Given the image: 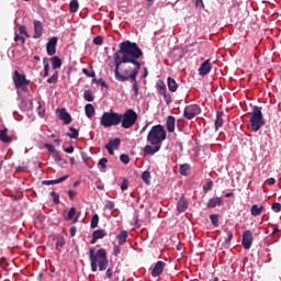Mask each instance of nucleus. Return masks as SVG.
I'll return each mask as SVG.
<instances>
[{
    "label": "nucleus",
    "mask_w": 281,
    "mask_h": 281,
    "mask_svg": "<svg viewBox=\"0 0 281 281\" xmlns=\"http://www.w3.org/2000/svg\"><path fill=\"white\" fill-rule=\"evenodd\" d=\"M120 50L114 53V71H120V66L131 63L134 67L133 71L135 76L137 71L142 69V63H139V58L144 56V52L137 45V43H133L131 41H125L119 44Z\"/></svg>",
    "instance_id": "f257e3e1"
},
{
    "label": "nucleus",
    "mask_w": 281,
    "mask_h": 281,
    "mask_svg": "<svg viewBox=\"0 0 281 281\" xmlns=\"http://www.w3.org/2000/svg\"><path fill=\"white\" fill-rule=\"evenodd\" d=\"M89 258H90V265H91V271L95 272L98 271H106L109 267V258H106V250L104 248H101L97 251L95 249L90 248L89 250Z\"/></svg>",
    "instance_id": "f03ea898"
},
{
    "label": "nucleus",
    "mask_w": 281,
    "mask_h": 281,
    "mask_svg": "<svg viewBox=\"0 0 281 281\" xmlns=\"http://www.w3.org/2000/svg\"><path fill=\"white\" fill-rule=\"evenodd\" d=\"M132 70L131 74L128 75V70H124L123 75L120 74V71L114 70V76H115V80H117L119 82H126L128 80H132V82H134L133 85V91H134V95H139V85L137 83V76L139 74V70Z\"/></svg>",
    "instance_id": "7ed1b4c3"
},
{
    "label": "nucleus",
    "mask_w": 281,
    "mask_h": 281,
    "mask_svg": "<svg viewBox=\"0 0 281 281\" xmlns=\"http://www.w3.org/2000/svg\"><path fill=\"white\" fill-rule=\"evenodd\" d=\"M250 128L254 133H258L262 126H265V116H262V109L258 105L252 108L250 113Z\"/></svg>",
    "instance_id": "20e7f679"
},
{
    "label": "nucleus",
    "mask_w": 281,
    "mask_h": 281,
    "mask_svg": "<svg viewBox=\"0 0 281 281\" xmlns=\"http://www.w3.org/2000/svg\"><path fill=\"white\" fill-rule=\"evenodd\" d=\"M166 137L167 135L164 126L154 125L147 135V142H149V144H158L161 146Z\"/></svg>",
    "instance_id": "39448f33"
},
{
    "label": "nucleus",
    "mask_w": 281,
    "mask_h": 281,
    "mask_svg": "<svg viewBox=\"0 0 281 281\" xmlns=\"http://www.w3.org/2000/svg\"><path fill=\"white\" fill-rule=\"evenodd\" d=\"M122 119L120 113L111 110L110 112H104L101 116L100 124L104 128H111V126H120Z\"/></svg>",
    "instance_id": "423d86ee"
},
{
    "label": "nucleus",
    "mask_w": 281,
    "mask_h": 281,
    "mask_svg": "<svg viewBox=\"0 0 281 281\" xmlns=\"http://www.w3.org/2000/svg\"><path fill=\"white\" fill-rule=\"evenodd\" d=\"M120 117L122 128H132V126H135L137 123L139 116L135 110L128 109L125 111V113L120 114Z\"/></svg>",
    "instance_id": "0eeeda50"
},
{
    "label": "nucleus",
    "mask_w": 281,
    "mask_h": 281,
    "mask_svg": "<svg viewBox=\"0 0 281 281\" xmlns=\"http://www.w3.org/2000/svg\"><path fill=\"white\" fill-rule=\"evenodd\" d=\"M13 82L16 89H23V87H27V85H30V80H27L25 76L21 75L18 70L13 72Z\"/></svg>",
    "instance_id": "6e6552de"
},
{
    "label": "nucleus",
    "mask_w": 281,
    "mask_h": 281,
    "mask_svg": "<svg viewBox=\"0 0 281 281\" xmlns=\"http://www.w3.org/2000/svg\"><path fill=\"white\" fill-rule=\"evenodd\" d=\"M199 113H201V108L196 104H192L184 108L183 115L187 120H194Z\"/></svg>",
    "instance_id": "1a4fd4ad"
},
{
    "label": "nucleus",
    "mask_w": 281,
    "mask_h": 281,
    "mask_svg": "<svg viewBox=\"0 0 281 281\" xmlns=\"http://www.w3.org/2000/svg\"><path fill=\"white\" fill-rule=\"evenodd\" d=\"M241 245L244 249H251V245H254V234L251 231L244 232Z\"/></svg>",
    "instance_id": "9d476101"
},
{
    "label": "nucleus",
    "mask_w": 281,
    "mask_h": 281,
    "mask_svg": "<svg viewBox=\"0 0 281 281\" xmlns=\"http://www.w3.org/2000/svg\"><path fill=\"white\" fill-rule=\"evenodd\" d=\"M56 45H58V37H52L46 44L48 56H54V54H56Z\"/></svg>",
    "instance_id": "9b49d317"
},
{
    "label": "nucleus",
    "mask_w": 281,
    "mask_h": 281,
    "mask_svg": "<svg viewBox=\"0 0 281 281\" xmlns=\"http://www.w3.org/2000/svg\"><path fill=\"white\" fill-rule=\"evenodd\" d=\"M164 269H166V262L157 261L154 269L151 270L153 278H159V276L164 273Z\"/></svg>",
    "instance_id": "f8f14e48"
},
{
    "label": "nucleus",
    "mask_w": 281,
    "mask_h": 281,
    "mask_svg": "<svg viewBox=\"0 0 281 281\" xmlns=\"http://www.w3.org/2000/svg\"><path fill=\"white\" fill-rule=\"evenodd\" d=\"M57 113L59 120H63L65 124H71V114L65 108L57 110Z\"/></svg>",
    "instance_id": "ddd939ff"
},
{
    "label": "nucleus",
    "mask_w": 281,
    "mask_h": 281,
    "mask_svg": "<svg viewBox=\"0 0 281 281\" xmlns=\"http://www.w3.org/2000/svg\"><path fill=\"white\" fill-rule=\"evenodd\" d=\"M159 150H161V145L158 144L146 145L144 147L145 155H155L156 153H159Z\"/></svg>",
    "instance_id": "4468645a"
},
{
    "label": "nucleus",
    "mask_w": 281,
    "mask_h": 281,
    "mask_svg": "<svg viewBox=\"0 0 281 281\" xmlns=\"http://www.w3.org/2000/svg\"><path fill=\"white\" fill-rule=\"evenodd\" d=\"M210 71H212V64L210 63V59H207L199 68V74L200 76H207Z\"/></svg>",
    "instance_id": "2eb2a0df"
},
{
    "label": "nucleus",
    "mask_w": 281,
    "mask_h": 281,
    "mask_svg": "<svg viewBox=\"0 0 281 281\" xmlns=\"http://www.w3.org/2000/svg\"><path fill=\"white\" fill-rule=\"evenodd\" d=\"M43 36V23L41 21H34V35L33 38H41Z\"/></svg>",
    "instance_id": "dca6fc26"
},
{
    "label": "nucleus",
    "mask_w": 281,
    "mask_h": 281,
    "mask_svg": "<svg viewBox=\"0 0 281 281\" xmlns=\"http://www.w3.org/2000/svg\"><path fill=\"white\" fill-rule=\"evenodd\" d=\"M186 210H188V201L184 196H181L177 203V212L178 214H182V212H186Z\"/></svg>",
    "instance_id": "f3484780"
},
{
    "label": "nucleus",
    "mask_w": 281,
    "mask_h": 281,
    "mask_svg": "<svg viewBox=\"0 0 281 281\" xmlns=\"http://www.w3.org/2000/svg\"><path fill=\"white\" fill-rule=\"evenodd\" d=\"M176 124H177V119H175V116H172V115H169L166 121V126H167L168 133H175Z\"/></svg>",
    "instance_id": "a211bd4d"
},
{
    "label": "nucleus",
    "mask_w": 281,
    "mask_h": 281,
    "mask_svg": "<svg viewBox=\"0 0 281 281\" xmlns=\"http://www.w3.org/2000/svg\"><path fill=\"white\" fill-rule=\"evenodd\" d=\"M67 179H69V176H64L55 180H44L42 183L43 186H56L58 183H63V181H67Z\"/></svg>",
    "instance_id": "6ab92c4d"
},
{
    "label": "nucleus",
    "mask_w": 281,
    "mask_h": 281,
    "mask_svg": "<svg viewBox=\"0 0 281 281\" xmlns=\"http://www.w3.org/2000/svg\"><path fill=\"white\" fill-rule=\"evenodd\" d=\"M127 238H128L127 231H121L120 234L116 236V239L119 240V245H126Z\"/></svg>",
    "instance_id": "aec40b11"
},
{
    "label": "nucleus",
    "mask_w": 281,
    "mask_h": 281,
    "mask_svg": "<svg viewBox=\"0 0 281 281\" xmlns=\"http://www.w3.org/2000/svg\"><path fill=\"white\" fill-rule=\"evenodd\" d=\"M0 139L4 144H10V142H12V137L8 135V128L4 127L2 131H0Z\"/></svg>",
    "instance_id": "412c9836"
},
{
    "label": "nucleus",
    "mask_w": 281,
    "mask_h": 281,
    "mask_svg": "<svg viewBox=\"0 0 281 281\" xmlns=\"http://www.w3.org/2000/svg\"><path fill=\"white\" fill-rule=\"evenodd\" d=\"M265 212V206H258V204H254L250 209V214L252 216H260Z\"/></svg>",
    "instance_id": "4be33fe9"
},
{
    "label": "nucleus",
    "mask_w": 281,
    "mask_h": 281,
    "mask_svg": "<svg viewBox=\"0 0 281 281\" xmlns=\"http://www.w3.org/2000/svg\"><path fill=\"white\" fill-rule=\"evenodd\" d=\"M223 203V200L218 196L212 198L209 200L206 207H216V205H221Z\"/></svg>",
    "instance_id": "5701e85b"
},
{
    "label": "nucleus",
    "mask_w": 281,
    "mask_h": 281,
    "mask_svg": "<svg viewBox=\"0 0 281 281\" xmlns=\"http://www.w3.org/2000/svg\"><path fill=\"white\" fill-rule=\"evenodd\" d=\"M85 112H86L87 117L91 119V117H93V115H95V108L93 106V104L88 103L85 106Z\"/></svg>",
    "instance_id": "b1692460"
},
{
    "label": "nucleus",
    "mask_w": 281,
    "mask_h": 281,
    "mask_svg": "<svg viewBox=\"0 0 281 281\" xmlns=\"http://www.w3.org/2000/svg\"><path fill=\"white\" fill-rule=\"evenodd\" d=\"M167 85H168L169 91H171L172 93H175V91H177V89H179L177 81L175 79H172L171 77H169L167 79Z\"/></svg>",
    "instance_id": "393cba45"
},
{
    "label": "nucleus",
    "mask_w": 281,
    "mask_h": 281,
    "mask_svg": "<svg viewBox=\"0 0 281 281\" xmlns=\"http://www.w3.org/2000/svg\"><path fill=\"white\" fill-rule=\"evenodd\" d=\"M53 69H60L63 67V60L58 56H54L52 59Z\"/></svg>",
    "instance_id": "a878e982"
},
{
    "label": "nucleus",
    "mask_w": 281,
    "mask_h": 281,
    "mask_svg": "<svg viewBox=\"0 0 281 281\" xmlns=\"http://www.w3.org/2000/svg\"><path fill=\"white\" fill-rule=\"evenodd\" d=\"M223 126V112H217L216 113V120H215V128L218 131Z\"/></svg>",
    "instance_id": "bb28decb"
},
{
    "label": "nucleus",
    "mask_w": 281,
    "mask_h": 281,
    "mask_svg": "<svg viewBox=\"0 0 281 281\" xmlns=\"http://www.w3.org/2000/svg\"><path fill=\"white\" fill-rule=\"evenodd\" d=\"M120 144H122V139L120 138H114V139H111L106 146H110V148H120Z\"/></svg>",
    "instance_id": "cd10ccee"
},
{
    "label": "nucleus",
    "mask_w": 281,
    "mask_h": 281,
    "mask_svg": "<svg viewBox=\"0 0 281 281\" xmlns=\"http://www.w3.org/2000/svg\"><path fill=\"white\" fill-rule=\"evenodd\" d=\"M232 238H234V233L227 232V238L222 244V247H225V249L229 248V243H232Z\"/></svg>",
    "instance_id": "c85d7f7f"
},
{
    "label": "nucleus",
    "mask_w": 281,
    "mask_h": 281,
    "mask_svg": "<svg viewBox=\"0 0 281 281\" xmlns=\"http://www.w3.org/2000/svg\"><path fill=\"white\" fill-rule=\"evenodd\" d=\"M92 235L95 236V238L98 240H100V239H102V238H104L106 236V231H104V229H97V231H94L92 233Z\"/></svg>",
    "instance_id": "c756f323"
},
{
    "label": "nucleus",
    "mask_w": 281,
    "mask_h": 281,
    "mask_svg": "<svg viewBox=\"0 0 281 281\" xmlns=\"http://www.w3.org/2000/svg\"><path fill=\"white\" fill-rule=\"evenodd\" d=\"M83 99L87 101V102H93L94 100V97H93V92L91 90H86L83 92Z\"/></svg>",
    "instance_id": "7c9ffc66"
},
{
    "label": "nucleus",
    "mask_w": 281,
    "mask_h": 281,
    "mask_svg": "<svg viewBox=\"0 0 281 281\" xmlns=\"http://www.w3.org/2000/svg\"><path fill=\"white\" fill-rule=\"evenodd\" d=\"M188 172H190V165L184 164L180 166V175H182V177H188Z\"/></svg>",
    "instance_id": "2f4dec72"
},
{
    "label": "nucleus",
    "mask_w": 281,
    "mask_h": 281,
    "mask_svg": "<svg viewBox=\"0 0 281 281\" xmlns=\"http://www.w3.org/2000/svg\"><path fill=\"white\" fill-rule=\"evenodd\" d=\"M142 180L144 183H146V186H150V171H144L142 173Z\"/></svg>",
    "instance_id": "473e14b6"
},
{
    "label": "nucleus",
    "mask_w": 281,
    "mask_h": 281,
    "mask_svg": "<svg viewBox=\"0 0 281 281\" xmlns=\"http://www.w3.org/2000/svg\"><path fill=\"white\" fill-rule=\"evenodd\" d=\"M99 223H100V216H98V214H94L92 216L91 224H90L91 229H95Z\"/></svg>",
    "instance_id": "72a5a7b5"
},
{
    "label": "nucleus",
    "mask_w": 281,
    "mask_h": 281,
    "mask_svg": "<svg viewBox=\"0 0 281 281\" xmlns=\"http://www.w3.org/2000/svg\"><path fill=\"white\" fill-rule=\"evenodd\" d=\"M78 8H80L78 0L70 1V12H72V13L78 12Z\"/></svg>",
    "instance_id": "f704fd0d"
},
{
    "label": "nucleus",
    "mask_w": 281,
    "mask_h": 281,
    "mask_svg": "<svg viewBox=\"0 0 281 281\" xmlns=\"http://www.w3.org/2000/svg\"><path fill=\"white\" fill-rule=\"evenodd\" d=\"M69 131L71 132V134L68 133L67 136L70 137V139H78V130L70 127Z\"/></svg>",
    "instance_id": "c9c22d12"
},
{
    "label": "nucleus",
    "mask_w": 281,
    "mask_h": 281,
    "mask_svg": "<svg viewBox=\"0 0 281 281\" xmlns=\"http://www.w3.org/2000/svg\"><path fill=\"white\" fill-rule=\"evenodd\" d=\"M50 196H52L53 202L55 203V205H58V203H60V194H58L55 191H52Z\"/></svg>",
    "instance_id": "e433bc0d"
},
{
    "label": "nucleus",
    "mask_w": 281,
    "mask_h": 281,
    "mask_svg": "<svg viewBox=\"0 0 281 281\" xmlns=\"http://www.w3.org/2000/svg\"><path fill=\"white\" fill-rule=\"evenodd\" d=\"M48 85H56L58 82V71L54 72V75L47 79Z\"/></svg>",
    "instance_id": "4c0bfd02"
},
{
    "label": "nucleus",
    "mask_w": 281,
    "mask_h": 281,
    "mask_svg": "<svg viewBox=\"0 0 281 281\" xmlns=\"http://www.w3.org/2000/svg\"><path fill=\"white\" fill-rule=\"evenodd\" d=\"M210 221L214 227H218V216L216 214H211Z\"/></svg>",
    "instance_id": "58836bf2"
},
{
    "label": "nucleus",
    "mask_w": 281,
    "mask_h": 281,
    "mask_svg": "<svg viewBox=\"0 0 281 281\" xmlns=\"http://www.w3.org/2000/svg\"><path fill=\"white\" fill-rule=\"evenodd\" d=\"M76 216V207H70L68 214L66 215V221H71Z\"/></svg>",
    "instance_id": "ea45409f"
},
{
    "label": "nucleus",
    "mask_w": 281,
    "mask_h": 281,
    "mask_svg": "<svg viewBox=\"0 0 281 281\" xmlns=\"http://www.w3.org/2000/svg\"><path fill=\"white\" fill-rule=\"evenodd\" d=\"M161 95H164L166 104H170V102H172V98L170 97V93H168L167 91L164 90V92H161Z\"/></svg>",
    "instance_id": "a19ab883"
},
{
    "label": "nucleus",
    "mask_w": 281,
    "mask_h": 281,
    "mask_svg": "<svg viewBox=\"0 0 281 281\" xmlns=\"http://www.w3.org/2000/svg\"><path fill=\"white\" fill-rule=\"evenodd\" d=\"M82 72H83L86 76H88V78H95V71H93V70H89V69H87V68H83V69H82Z\"/></svg>",
    "instance_id": "79ce46f5"
},
{
    "label": "nucleus",
    "mask_w": 281,
    "mask_h": 281,
    "mask_svg": "<svg viewBox=\"0 0 281 281\" xmlns=\"http://www.w3.org/2000/svg\"><path fill=\"white\" fill-rule=\"evenodd\" d=\"M120 159H121L122 164H130L131 162V157L126 154H122L120 156Z\"/></svg>",
    "instance_id": "37998d69"
},
{
    "label": "nucleus",
    "mask_w": 281,
    "mask_h": 281,
    "mask_svg": "<svg viewBox=\"0 0 281 281\" xmlns=\"http://www.w3.org/2000/svg\"><path fill=\"white\" fill-rule=\"evenodd\" d=\"M94 82L99 85L100 87H104L105 89H109V85H106V81L104 79H94Z\"/></svg>",
    "instance_id": "c03bdc74"
},
{
    "label": "nucleus",
    "mask_w": 281,
    "mask_h": 281,
    "mask_svg": "<svg viewBox=\"0 0 281 281\" xmlns=\"http://www.w3.org/2000/svg\"><path fill=\"white\" fill-rule=\"evenodd\" d=\"M106 164H109V159L108 158H101L98 162V166H101V168L105 169Z\"/></svg>",
    "instance_id": "a18cd8bd"
},
{
    "label": "nucleus",
    "mask_w": 281,
    "mask_h": 281,
    "mask_svg": "<svg viewBox=\"0 0 281 281\" xmlns=\"http://www.w3.org/2000/svg\"><path fill=\"white\" fill-rule=\"evenodd\" d=\"M212 188H214V182H213V181H209V182L203 187V190H204V192H210V190H212Z\"/></svg>",
    "instance_id": "49530a36"
},
{
    "label": "nucleus",
    "mask_w": 281,
    "mask_h": 281,
    "mask_svg": "<svg viewBox=\"0 0 281 281\" xmlns=\"http://www.w3.org/2000/svg\"><path fill=\"white\" fill-rule=\"evenodd\" d=\"M44 146L48 150V153H50L52 155H53V153L56 151V147H54V145H52L49 143H46Z\"/></svg>",
    "instance_id": "de8ad7c7"
},
{
    "label": "nucleus",
    "mask_w": 281,
    "mask_h": 281,
    "mask_svg": "<svg viewBox=\"0 0 281 281\" xmlns=\"http://www.w3.org/2000/svg\"><path fill=\"white\" fill-rule=\"evenodd\" d=\"M93 43L94 45H102V43H104V38H102V36H97L93 38Z\"/></svg>",
    "instance_id": "09e8293b"
},
{
    "label": "nucleus",
    "mask_w": 281,
    "mask_h": 281,
    "mask_svg": "<svg viewBox=\"0 0 281 281\" xmlns=\"http://www.w3.org/2000/svg\"><path fill=\"white\" fill-rule=\"evenodd\" d=\"M195 8H198V10H203V8H205L203 0H195Z\"/></svg>",
    "instance_id": "8fccbe9b"
},
{
    "label": "nucleus",
    "mask_w": 281,
    "mask_h": 281,
    "mask_svg": "<svg viewBox=\"0 0 281 281\" xmlns=\"http://www.w3.org/2000/svg\"><path fill=\"white\" fill-rule=\"evenodd\" d=\"M271 207H272L273 212H277V213L281 212V204L278 202L273 203Z\"/></svg>",
    "instance_id": "3c124183"
},
{
    "label": "nucleus",
    "mask_w": 281,
    "mask_h": 281,
    "mask_svg": "<svg viewBox=\"0 0 281 281\" xmlns=\"http://www.w3.org/2000/svg\"><path fill=\"white\" fill-rule=\"evenodd\" d=\"M157 87H158L160 93H164V91H166V83H164L162 81L158 82Z\"/></svg>",
    "instance_id": "603ef678"
},
{
    "label": "nucleus",
    "mask_w": 281,
    "mask_h": 281,
    "mask_svg": "<svg viewBox=\"0 0 281 281\" xmlns=\"http://www.w3.org/2000/svg\"><path fill=\"white\" fill-rule=\"evenodd\" d=\"M20 34H24V36L30 38V35L27 34V27H25V25L20 26Z\"/></svg>",
    "instance_id": "864d4df0"
},
{
    "label": "nucleus",
    "mask_w": 281,
    "mask_h": 281,
    "mask_svg": "<svg viewBox=\"0 0 281 281\" xmlns=\"http://www.w3.org/2000/svg\"><path fill=\"white\" fill-rule=\"evenodd\" d=\"M121 190L124 192V190H128V180H123L121 184Z\"/></svg>",
    "instance_id": "5fc2aeb1"
},
{
    "label": "nucleus",
    "mask_w": 281,
    "mask_h": 281,
    "mask_svg": "<svg viewBox=\"0 0 281 281\" xmlns=\"http://www.w3.org/2000/svg\"><path fill=\"white\" fill-rule=\"evenodd\" d=\"M105 206L108 207V210H113V207H115V203L113 201L108 200Z\"/></svg>",
    "instance_id": "6e6d98bb"
},
{
    "label": "nucleus",
    "mask_w": 281,
    "mask_h": 281,
    "mask_svg": "<svg viewBox=\"0 0 281 281\" xmlns=\"http://www.w3.org/2000/svg\"><path fill=\"white\" fill-rule=\"evenodd\" d=\"M52 155H53L54 159H56L57 161H63V157H60V154L58 153V150H56Z\"/></svg>",
    "instance_id": "4d7b16f0"
},
{
    "label": "nucleus",
    "mask_w": 281,
    "mask_h": 281,
    "mask_svg": "<svg viewBox=\"0 0 281 281\" xmlns=\"http://www.w3.org/2000/svg\"><path fill=\"white\" fill-rule=\"evenodd\" d=\"M105 278H108L109 280H111V278H113V269L109 268L106 270Z\"/></svg>",
    "instance_id": "13d9d810"
},
{
    "label": "nucleus",
    "mask_w": 281,
    "mask_h": 281,
    "mask_svg": "<svg viewBox=\"0 0 281 281\" xmlns=\"http://www.w3.org/2000/svg\"><path fill=\"white\" fill-rule=\"evenodd\" d=\"M14 41H15V43H19V41H21L22 43H25V38L19 34H16L14 36Z\"/></svg>",
    "instance_id": "bf43d9fd"
},
{
    "label": "nucleus",
    "mask_w": 281,
    "mask_h": 281,
    "mask_svg": "<svg viewBox=\"0 0 281 281\" xmlns=\"http://www.w3.org/2000/svg\"><path fill=\"white\" fill-rule=\"evenodd\" d=\"M81 159L85 161V164L89 161V156L87 155V153L81 151Z\"/></svg>",
    "instance_id": "052dcab7"
},
{
    "label": "nucleus",
    "mask_w": 281,
    "mask_h": 281,
    "mask_svg": "<svg viewBox=\"0 0 281 281\" xmlns=\"http://www.w3.org/2000/svg\"><path fill=\"white\" fill-rule=\"evenodd\" d=\"M59 247H65V239H59V240L56 243V249H58Z\"/></svg>",
    "instance_id": "680f3d73"
},
{
    "label": "nucleus",
    "mask_w": 281,
    "mask_h": 281,
    "mask_svg": "<svg viewBox=\"0 0 281 281\" xmlns=\"http://www.w3.org/2000/svg\"><path fill=\"white\" fill-rule=\"evenodd\" d=\"M266 183H268V186H274L276 184V178H269L266 180Z\"/></svg>",
    "instance_id": "e2e57ef3"
},
{
    "label": "nucleus",
    "mask_w": 281,
    "mask_h": 281,
    "mask_svg": "<svg viewBox=\"0 0 281 281\" xmlns=\"http://www.w3.org/2000/svg\"><path fill=\"white\" fill-rule=\"evenodd\" d=\"M113 252H114V256H120V252H121L120 246H114Z\"/></svg>",
    "instance_id": "0e129e2a"
},
{
    "label": "nucleus",
    "mask_w": 281,
    "mask_h": 281,
    "mask_svg": "<svg viewBox=\"0 0 281 281\" xmlns=\"http://www.w3.org/2000/svg\"><path fill=\"white\" fill-rule=\"evenodd\" d=\"M76 232H78V229L76 228V226H71V227H70V236H71V238H74V236H76Z\"/></svg>",
    "instance_id": "69168bd1"
},
{
    "label": "nucleus",
    "mask_w": 281,
    "mask_h": 281,
    "mask_svg": "<svg viewBox=\"0 0 281 281\" xmlns=\"http://www.w3.org/2000/svg\"><path fill=\"white\" fill-rule=\"evenodd\" d=\"M68 196H69V199H75V196H76V191H68Z\"/></svg>",
    "instance_id": "338daca9"
},
{
    "label": "nucleus",
    "mask_w": 281,
    "mask_h": 281,
    "mask_svg": "<svg viewBox=\"0 0 281 281\" xmlns=\"http://www.w3.org/2000/svg\"><path fill=\"white\" fill-rule=\"evenodd\" d=\"M64 150H65V153L71 154V153H74V146H69V147L65 148Z\"/></svg>",
    "instance_id": "774afa93"
}]
</instances>
